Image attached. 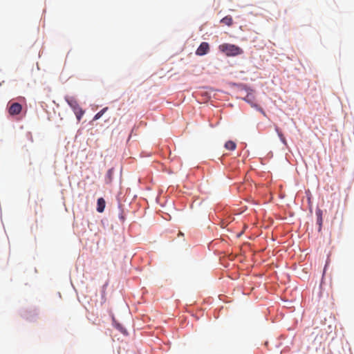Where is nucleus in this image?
I'll list each match as a JSON object with an SVG mask.
<instances>
[{"label": "nucleus", "mask_w": 354, "mask_h": 354, "mask_svg": "<svg viewBox=\"0 0 354 354\" xmlns=\"http://www.w3.org/2000/svg\"><path fill=\"white\" fill-rule=\"evenodd\" d=\"M22 110V106L17 102H13L8 106V113L11 115H18Z\"/></svg>", "instance_id": "f03ea898"}, {"label": "nucleus", "mask_w": 354, "mask_h": 354, "mask_svg": "<svg viewBox=\"0 0 354 354\" xmlns=\"http://www.w3.org/2000/svg\"><path fill=\"white\" fill-rule=\"evenodd\" d=\"M106 109H104L102 110H101L100 111H99L94 117V120H97L99 119L100 118H101V116L104 114L105 110Z\"/></svg>", "instance_id": "f8f14e48"}, {"label": "nucleus", "mask_w": 354, "mask_h": 354, "mask_svg": "<svg viewBox=\"0 0 354 354\" xmlns=\"http://www.w3.org/2000/svg\"><path fill=\"white\" fill-rule=\"evenodd\" d=\"M106 202L103 198H100L97 199V211L100 213L104 212L105 208Z\"/></svg>", "instance_id": "39448f33"}, {"label": "nucleus", "mask_w": 354, "mask_h": 354, "mask_svg": "<svg viewBox=\"0 0 354 354\" xmlns=\"http://www.w3.org/2000/svg\"><path fill=\"white\" fill-rule=\"evenodd\" d=\"M209 51V45L207 42H202L196 51V54L198 56L206 55Z\"/></svg>", "instance_id": "7ed1b4c3"}, {"label": "nucleus", "mask_w": 354, "mask_h": 354, "mask_svg": "<svg viewBox=\"0 0 354 354\" xmlns=\"http://www.w3.org/2000/svg\"><path fill=\"white\" fill-rule=\"evenodd\" d=\"M276 131L277 132L278 136H279V137L280 138L281 141L283 144L286 145V138H284V136H283V133H282L279 130V128H278V127H277V128H276Z\"/></svg>", "instance_id": "9b49d317"}, {"label": "nucleus", "mask_w": 354, "mask_h": 354, "mask_svg": "<svg viewBox=\"0 0 354 354\" xmlns=\"http://www.w3.org/2000/svg\"><path fill=\"white\" fill-rule=\"evenodd\" d=\"M118 328L120 329V326L118 324Z\"/></svg>", "instance_id": "2eb2a0df"}, {"label": "nucleus", "mask_w": 354, "mask_h": 354, "mask_svg": "<svg viewBox=\"0 0 354 354\" xmlns=\"http://www.w3.org/2000/svg\"><path fill=\"white\" fill-rule=\"evenodd\" d=\"M315 214L317 216V223L319 225V231L321 230L323 218H322V211L320 209H317L315 212Z\"/></svg>", "instance_id": "423d86ee"}, {"label": "nucleus", "mask_w": 354, "mask_h": 354, "mask_svg": "<svg viewBox=\"0 0 354 354\" xmlns=\"http://www.w3.org/2000/svg\"><path fill=\"white\" fill-rule=\"evenodd\" d=\"M113 168L109 169L107 171V173H106V177H105V181H106V183H111L112 178H113Z\"/></svg>", "instance_id": "0eeeda50"}, {"label": "nucleus", "mask_w": 354, "mask_h": 354, "mask_svg": "<svg viewBox=\"0 0 354 354\" xmlns=\"http://www.w3.org/2000/svg\"><path fill=\"white\" fill-rule=\"evenodd\" d=\"M74 113H75V114L76 115V118H77V120L80 121L82 117L83 116V115L84 113V111L82 110V108H80L77 111H74Z\"/></svg>", "instance_id": "9d476101"}, {"label": "nucleus", "mask_w": 354, "mask_h": 354, "mask_svg": "<svg viewBox=\"0 0 354 354\" xmlns=\"http://www.w3.org/2000/svg\"><path fill=\"white\" fill-rule=\"evenodd\" d=\"M218 49L227 56H236L243 53V50L240 47L230 44H221Z\"/></svg>", "instance_id": "f257e3e1"}, {"label": "nucleus", "mask_w": 354, "mask_h": 354, "mask_svg": "<svg viewBox=\"0 0 354 354\" xmlns=\"http://www.w3.org/2000/svg\"><path fill=\"white\" fill-rule=\"evenodd\" d=\"M252 106H254V107H257V104H252Z\"/></svg>", "instance_id": "4468645a"}, {"label": "nucleus", "mask_w": 354, "mask_h": 354, "mask_svg": "<svg viewBox=\"0 0 354 354\" xmlns=\"http://www.w3.org/2000/svg\"><path fill=\"white\" fill-rule=\"evenodd\" d=\"M68 105L72 108L73 111H77L81 107L80 106L77 101L73 97H67L66 99Z\"/></svg>", "instance_id": "20e7f679"}, {"label": "nucleus", "mask_w": 354, "mask_h": 354, "mask_svg": "<svg viewBox=\"0 0 354 354\" xmlns=\"http://www.w3.org/2000/svg\"><path fill=\"white\" fill-rule=\"evenodd\" d=\"M236 143L231 140L226 142L225 144V147L228 150L233 151L236 149Z\"/></svg>", "instance_id": "6e6552de"}, {"label": "nucleus", "mask_w": 354, "mask_h": 354, "mask_svg": "<svg viewBox=\"0 0 354 354\" xmlns=\"http://www.w3.org/2000/svg\"><path fill=\"white\" fill-rule=\"evenodd\" d=\"M221 22L230 26L232 24L233 20L230 16H226L221 20Z\"/></svg>", "instance_id": "1a4fd4ad"}, {"label": "nucleus", "mask_w": 354, "mask_h": 354, "mask_svg": "<svg viewBox=\"0 0 354 354\" xmlns=\"http://www.w3.org/2000/svg\"><path fill=\"white\" fill-rule=\"evenodd\" d=\"M258 110H259V111L262 114H263L264 115H266V113H265V112H264V111L263 110V109H262V108L259 107V108H258Z\"/></svg>", "instance_id": "ddd939ff"}]
</instances>
